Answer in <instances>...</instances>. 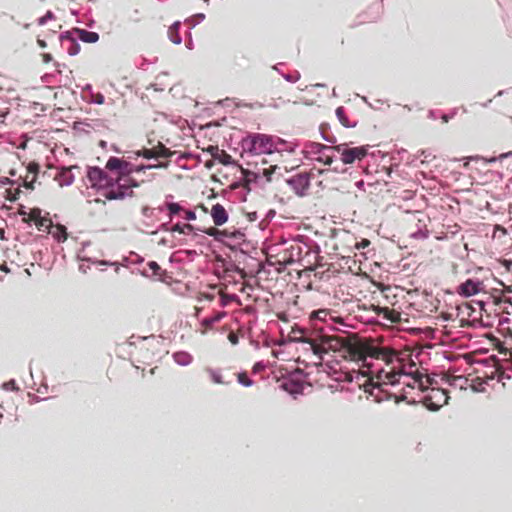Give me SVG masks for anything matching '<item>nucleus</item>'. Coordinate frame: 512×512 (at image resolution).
Masks as SVG:
<instances>
[{"label":"nucleus","instance_id":"1","mask_svg":"<svg viewBox=\"0 0 512 512\" xmlns=\"http://www.w3.org/2000/svg\"><path fill=\"white\" fill-rule=\"evenodd\" d=\"M339 353L346 360L362 362L368 358L383 360L387 364L396 357V352L388 347H380L371 339H360L355 335L341 337L326 335L319 330L290 326V360L302 363L321 364L324 355Z\"/></svg>","mask_w":512,"mask_h":512},{"label":"nucleus","instance_id":"2","mask_svg":"<svg viewBox=\"0 0 512 512\" xmlns=\"http://www.w3.org/2000/svg\"><path fill=\"white\" fill-rule=\"evenodd\" d=\"M105 171L99 167H89L87 179L92 188L97 189L107 200H123L133 196V188L138 184L130 177L131 164L117 157H110Z\"/></svg>","mask_w":512,"mask_h":512},{"label":"nucleus","instance_id":"3","mask_svg":"<svg viewBox=\"0 0 512 512\" xmlns=\"http://www.w3.org/2000/svg\"><path fill=\"white\" fill-rule=\"evenodd\" d=\"M286 343L282 339L274 345L272 348V355L276 359L272 362V380L278 385V388L288 391V368L285 359V347Z\"/></svg>","mask_w":512,"mask_h":512},{"label":"nucleus","instance_id":"4","mask_svg":"<svg viewBox=\"0 0 512 512\" xmlns=\"http://www.w3.org/2000/svg\"><path fill=\"white\" fill-rule=\"evenodd\" d=\"M175 154V151L167 148L161 141L157 140L154 132L148 135L147 146L139 151L138 155L146 159H155L159 167H165L168 159Z\"/></svg>","mask_w":512,"mask_h":512},{"label":"nucleus","instance_id":"5","mask_svg":"<svg viewBox=\"0 0 512 512\" xmlns=\"http://www.w3.org/2000/svg\"><path fill=\"white\" fill-rule=\"evenodd\" d=\"M290 266L297 265V267H304V265H312L311 257L313 253L310 247L297 237H290Z\"/></svg>","mask_w":512,"mask_h":512},{"label":"nucleus","instance_id":"6","mask_svg":"<svg viewBox=\"0 0 512 512\" xmlns=\"http://www.w3.org/2000/svg\"><path fill=\"white\" fill-rule=\"evenodd\" d=\"M340 155V160L344 164H352L355 161H361L367 156L368 150L365 146L349 147L348 144L342 143L333 147Z\"/></svg>","mask_w":512,"mask_h":512},{"label":"nucleus","instance_id":"7","mask_svg":"<svg viewBox=\"0 0 512 512\" xmlns=\"http://www.w3.org/2000/svg\"><path fill=\"white\" fill-rule=\"evenodd\" d=\"M448 392L445 389L433 387L425 395L423 403L430 410L436 411L448 403Z\"/></svg>","mask_w":512,"mask_h":512},{"label":"nucleus","instance_id":"8","mask_svg":"<svg viewBox=\"0 0 512 512\" xmlns=\"http://www.w3.org/2000/svg\"><path fill=\"white\" fill-rule=\"evenodd\" d=\"M246 143L249 144V150L254 154H268L270 157L274 155L271 151V139L263 134H254L248 137Z\"/></svg>","mask_w":512,"mask_h":512},{"label":"nucleus","instance_id":"9","mask_svg":"<svg viewBox=\"0 0 512 512\" xmlns=\"http://www.w3.org/2000/svg\"><path fill=\"white\" fill-rule=\"evenodd\" d=\"M292 271L296 272L298 276V281L294 283V287L299 291L302 289L310 290L312 287L311 276L314 273L312 265L290 268V277L292 276Z\"/></svg>","mask_w":512,"mask_h":512},{"label":"nucleus","instance_id":"10","mask_svg":"<svg viewBox=\"0 0 512 512\" xmlns=\"http://www.w3.org/2000/svg\"><path fill=\"white\" fill-rule=\"evenodd\" d=\"M21 214L27 216L24 218L25 222H33L39 231L46 232L52 226V221L49 218L41 216L39 208H33L29 213L22 212Z\"/></svg>","mask_w":512,"mask_h":512},{"label":"nucleus","instance_id":"11","mask_svg":"<svg viewBox=\"0 0 512 512\" xmlns=\"http://www.w3.org/2000/svg\"><path fill=\"white\" fill-rule=\"evenodd\" d=\"M309 185L310 179L307 172H298L290 178V186L298 196L305 195Z\"/></svg>","mask_w":512,"mask_h":512},{"label":"nucleus","instance_id":"12","mask_svg":"<svg viewBox=\"0 0 512 512\" xmlns=\"http://www.w3.org/2000/svg\"><path fill=\"white\" fill-rule=\"evenodd\" d=\"M288 171L287 166L282 161V165L279 164H269L268 167L263 168V175L269 182L278 181L280 178L284 176V174Z\"/></svg>","mask_w":512,"mask_h":512},{"label":"nucleus","instance_id":"13","mask_svg":"<svg viewBox=\"0 0 512 512\" xmlns=\"http://www.w3.org/2000/svg\"><path fill=\"white\" fill-rule=\"evenodd\" d=\"M207 151L211 154L214 160H217L219 163L223 165H231L235 164L232 156L228 154L225 150L219 149L218 146L210 145L207 148Z\"/></svg>","mask_w":512,"mask_h":512},{"label":"nucleus","instance_id":"14","mask_svg":"<svg viewBox=\"0 0 512 512\" xmlns=\"http://www.w3.org/2000/svg\"><path fill=\"white\" fill-rule=\"evenodd\" d=\"M373 311L378 315L382 316L383 319L389 321L392 324L399 323L401 321V314L388 307L375 306Z\"/></svg>","mask_w":512,"mask_h":512},{"label":"nucleus","instance_id":"15","mask_svg":"<svg viewBox=\"0 0 512 512\" xmlns=\"http://www.w3.org/2000/svg\"><path fill=\"white\" fill-rule=\"evenodd\" d=\"M481 283L472 279L466 280L458 287V293L465 297L476 295L480 291Z\"/></svg>","mask_w":512,"mask_h":512},{"label":"nucleus","instance_id":"16","mask_svg":"<svg viewBox=\"0 0 512 512\" xmlns=\"http://www.w3.org/2000/svg\"><path fill=\"white\" fill-rule=\"evenodd\" d=\"M76 168V166L62 168L54 177V179L58 182V184L63 186H69L74 182V175L72 174V169Z\"/></svg>","mask_w":512,"mask_h":512},{"label":"nucleus","instance_id":"17","mask_svg":"<svg viewBox=\"0 0 512 512\" xmlns=\"http://www.w3.org/2000/svg\"><path fill=\"white\" fill-rule=\"evenodd\" d=\"M211 217L216 226H221L228 220V213L221 204H215L211 209Z\"/></svg>","mask_w":512,"mask_h":512},{"label":"nucleus","instance_id":"18","mask_svg":"<svg viewBox=\"0 0 512 512\" xmlns=\"http://www.w3.org/2000/svg\"><path fill=\"white\" fill-rule=\"evenodd\" d=\"M400 376L401 375L395 371L384 372L383 370H381L379 375L377 376L379 380L377 382V386H381L382 384L394 385L399 381Z\"/></svg>","mask_w":512,"mask_h":512},{"label":"nucleus","instance_id":"19","mask_svg":"<svg viewBox=\"0 0 512 512\" xmlns=\"http://www.w3.org/2000/svg\"><path fill=\"white\" fill-rule=\"evenodd\" d=\"M46 232L52 234V236L59 242L65 241L67 239L66 228L63 225H53L46 230Z\"/></svg>","mask_w":512,"mask_h":512},{"label":"nucleus","instance_id":"20","mask_svg":"<svg viewBox=\"0 0 512 512\" xmlns=\"http://www.w3.org/2000/svg\"><path fill=\"white\" fill-rule=\"evenodd\" d=\"M236 166L240 169L241 173H242V180H241V185L244 187V188H247L249 189V185L250 183L252 182H255L256 179H257V174L254 173V172H251L247 169H244L242 168L240 165L236 164Z\"/></svg>","mask_w":512,"mask_h":512},{"label":"nucleus","instance_id":"21","mask_svg":"<svg viewBox=\"0 0 512 512\" xmlns=\"http://www.w3.org/2000/svg\"><path fill=\"white\" fill-rule=\"evenodd\" d=\"M305 389L311 390V385L290 378V395L304 394Z\"/></svg>","mask_w":512,"mask_h":512},{"label":"nucleus","instance_id":"22","mask_svg":"<svg viewBox=\"0 0 512 512\" xmlns=\"http://www.w3.org/2000/svg\"><path fill=\"white\" fill-rule=\"evenodd\" d=\"M179 26L180 22H175L168 29V37L174 44H180L182 41V38L179 35Z\"/></svg>","mask_w":512,"mask_h":512},{"label":"nucleus","instance_id":"23","mask_svg":"<svg viewBox=\"0 0 512 512\" xmlns=\"http://www.w3.org/2000/svg\"><path fill=\"white\" fill-rule=\"evenodd\" d=\"M79 38L85 43H95L99 39V35L96 32L93 31H87V30H80L79 31Z\"/></svg>","mask_w":512,"mask_h":512},{"label":"nucleus","instance_id":"24","mask_svg":"<svg viewBox=\"0 0 512 512\" xmlns=\"http://www.w3.org/2000/svg\"><path fill=\"white\" fill-rule=\"evenodd\" d=\"M336 115H337V118L339 119L340 123L344 126V127H347V128H350V127H355L356 126V122H351L346 113H345V110L343 107H338L336 109Z\"/></svg>","mask_w":512,"mask_h":512},{"label":"nucleus","instance_id":"25","mask_svg":"<svg viewBox=\"0 0 512 512\" xmlns=\"http://www.w3.org/2000/svg\"><path fill=\"white\" fill-rule=\"evenodd\" d=\"M170 231L188 235V234H191L192 232H194V227L191 224L176 223L175 225H173L171 227Z\"/></svg>","mask_w":512,"mask_h":512},{"label":"nucleus","instance_id":"26","mask_svg":"<svg viewBox=\"0 0 512 512\" xmlns=\"http://www.w3.org/2000/svg\"><path fill=\"white\" fill-rule=\"evenodd\" d=\"M174 360L184 366L192 362V356L186 352H178L174 354Z\"/></svg>","mask_w":512,"mask_h":512},{"label":"nucleus","instance_id":"27","mask_svg":"<svg viewBox=\"0 0 512 512\" xmlns=\"http://www.w3.org/2000/svg\"><path fill=\"white\" fill-rule=\"evenodd\" d=\"M221 319V315H216L214 317H210V318H205L202 322H201V326L203 327V329L201 330V333L202 334H205L209 329L212 328V325L219 321Z\"/></svg>","mask_w":512,"mask_h":512},{"label":"nucleus","instance_id":"28","mask_svg":"<svg viewBox=\"0 0 512 512\" xmlns=\"http://www.w3.org/2000/svg\"><path fill=\"white\" fill-rule=\"evenodd\" d=\"M237 380L243 386L249 387L252 385V381L249 379L246 372H241L237 374Z\"/></svg>","mask_w":512,"mask_h":512},{"label":"nucleus","instance_id":"29","mask_svg":"<svg viewBox=\"0 0 512 512\" xmlns=\"http://www.w3.org/2000/svg\"><path fill=\"white\" fill-rule=\"evenodd\" d=\"M167 209L171 216L175 215V214H179L183 211V208L178 203H173V202L167 204Z\"/></svg>","mask_w":512,"mask_h":512},{"label":"nucleus","instance_id":"30","mask_svg":"<svg viewBox=\"0 0 512 512\" xmlns=\"http://www.w3.org/2000/svg\"><path fill=\"white\" fill-rule=\"evenodd\" d=\"M27 172L33 175V178L37 177V174L39 172V165L35 162L29 163L27 167Z\"/></svg>","mask_w":512,"mask_h":512},{"label":"nucleus","instance_id":"31","mask_svg":"<svg viewBox=\"0 0 512 512\" xmlns=\"http://www.w3.org/2000/svg\"><path fill=\"white\" fill-rule=\"evenodd\" d=\"M307 304H308V303H307V302H305V301H304V299H302V303H301V301H300V296H299V295H296V296H295V299H294V301H293V305H294L295 307H299V309H300V310H303V311H304V310L307 308Z\"/></svg>","mask_w":512,"mask_h":512},{"label":"nucleus","instance_id":"32","mask_svg":"<svg viewBox=\"0 0 512 512\" xmlns=\"http://www.w3.org/2000/svg\"><path fill=\"white\" fill-rule=\"evenodd\" d=\"M54 18H55L54 14L51 11H48L44 16H42L38 19V24L45 25L48 20H51Z\"/></svg>","mask_w":512,"mask_h":512},{"label":"nucleus","instance_id":"33","mask_svg":"<svg viewBox=\"0 0 512 512\" xmlns=\"http://www.w3.org/2000/svg\"><path fill=\"white\" fill-rule=\"evenodd\" d=\"M149 269L152 271L153 275H159V272L161 270V267L158 265L157 262L151 261L148 263Z\"/></svg>","mask_w":512,"mask_h":512},{"label":"nucleus","instance_id":"34","mask_svg":"<svg viewBox=\"0 0 512 512\" xmlns=\"http://www.w3.org/2000/svg\"><path fill=\"white\" fill-rule=\"evenodd\" d=\"M183 215L182 217L185 219V220H188V221H191V220H195L196 219V214L195 212L193 211H190V210H184L183 209Z\"/></svg>","mask_w":512,"mask_h":512},{"label":"nucleus","instance_id":"35","mask_svg":"<svg viewBox=\"0 0 512 512\" xmlns=\"http://www.w3.org/2000/svg\"><path fill=\"white\" fill-rule=\"evenodd\" d=\"M370 245V241L368 239H362L360 242L355 244V248L360 250L368 247Z\"/></svg>","mask_w":512,"mask_h":512},{"label":"nucleus","instance_id":"36","mask_svg":"<svg viewBox=\"0 0 512 512\" xmlns=\"http://www.w3.org/2000/svg\"><path fill=\"white\" fill-rule=\"evenodd\" d=\"M327 314H328L327 310H319L317 312H315V311L311 312V315L315 316L318 319H323L324 317L327 316Z\"/></svg>","mask_w":512,"mask_h":512},{"label":"nucleus","instance_id":"37","mask_svg":"<svg viewBox=\"0 0 512 512\" xmlns=\"http://www.w3.org/2000/svg\"><path fill=\"white\" fill-rule=\"evenodd\" d=\"M228 340L230 341L231 344L236 345V344H238L239 338L236 333L230 332L228 334Z\"/></svg>","mask_w":512,"mask_h":512},{"label":"nucleus","instance_id":"38","mask_svg":"<svg viewBox=\"0 0 512 512\" xmlns=\"http://www.w3.org/2000/svg\"><path fill=\"white\" fill-rule=\"evenodd\" d=\"M36 178H33L28 181V176H26L25 180H24V187L28 188V189H34V182H35Z\"/></svg>","mask_w":512,"mask_h":512},{"label":"nucleus","instance_id":"39","mask_svg":"<svg viewBox=\"0 0 512 512\" xmlns=\"http://www.w3.org/2000/svg\"><path fill=\"white\" fill-rule=\"evenodd\" d=\"M4 387L6 389H11V390H18L19 388L16 386V383L14 380H11L7 383L4 384Z\"/></svg>","mask_w":512,"mask_h":512},{"label":"nucleus","instance_id":"40","mask_svg":"<svg viewBox=\"0 0 512 512\" xmlns=\"http://www.w3.org/2000/svg\"><path fill=\"white\" fill-rule=\"evenodd\" d=\"M211 376H212V380L215 383H217V384H222L223 383V381L221 380V376L219 374H217L215 372H212Z\"/></svg>","mask_w":512,"mask_h":512},{"label":"nucleus","instance_id":"41","mask_svg":"<svg viewBox=\"0 0 512 512\" xmlns=\"http://www.w3.org/2000/svg\"><path fill=\"white\" fill-rule=\"evenodd\" d=\"M42 59L44 63H49L50 61H52V56L49 53H44L42 54Z\"/></svg>","mask_w":512,"mask_h":512},{"label":"nucleus","instance_id":"42","mask_svg":"<svg viewBox=\"0 0 512 512\" xmlns=\"http://www.w3.org/2000/svg\"><path fill=\"white\" fill-rule=\"evenodd\" d=\"M203 232H205L209 236H214L216 233V229L214 227H211L209 229L204 230Z\"/></svg>","mask_w":512,"mask_h":512},{"label":"nucleus","instance_id":"43","mask_svg":"<svg viewBox=\"0 0 512 512\" xmlns=\"http://www.w3.org/2000/svg\"><path fill=\"white\" fill-rule=\"evenodd\" d=\"M278 318L284 322H287L288 321V316L285 312H282V313H279L278 314Z\"/></svg>","mask_w":512,"mask_h":512},{"label":"nucleus","instance_id":"44","mask_svg":"<svg viewBox=\"0 0 512 512\" xmlns=\"http://www.w3.org/2000/svg\"><path fill=\"white\" fill-rule=\"evenodd\" d=\"M264 368V366L260 363H256L254 366H253V371L254 372H258L260 370H262Z\"/></svg>","mask_w":512,"mask_h":512},{"label":"nucleus","instance_id":"45","mask_svg":"<svg viewBox=\"0 0 512 512\" xmlns=\"http://www.w3.org/2000/svg\"><path fill=\"white\" fill-rule=\"evenodd\" d=\"M37 43L41 48H45L47 46L46 42L42 39H38Z\"/></svg>","mask_w":512,"mask_h":512},{"label":"nucleus","instance_id":"46","mask_svg":"<svg viewBox=\"0 0 512 512\" xmlns=\"http://www.w3.org/2000/svg\"><path fill=\"white\" fill-rule=\"evenodd\" d=\"M272 161H273V160H268V159L264 158V159L262 160V163H263V164H268V163H271Z\"/></svg>","mask_w":512,"mask_h":512},{"label":"nucleus","instance_id":"47","mask_svg":"<svg viewBox=\"0 0 512 512\" xmlns=\"http://www.w3.org/2000/svg\"><path fill=\"white\" fill-rule=\"evenodd\" d=\"M156 370H157V367H154V368H152V369L150 370V373H151V374H154V373L156 372Z\"/></svg>","mask_w":512,"mask_h":512},{"label":"nucleus","instance_id":"48","mask_svg":"<svg viewBox=\"0 0 512 512\" xmlns=\"http://www.w3.org/2000/svg\"><path fill=\"white\" fill-rule=\"evenodd\" d=\"M419 387H420L422 390H425V388L423 387V383H422V381H421V380L419 381Z\"/></svg>","mask_w":512,"mask_h":512},{"label":"nucleus","instance_id":"49","mask_svg":"<svg viewBox=\"0 0 512 512\" xmlns=\"http://www.w3.org/2000/svg\"><path fill=\"white\" fill-rule=\"evenodd\" d=\"M69 54L74 55V54H76V51H69Z\"/></svg>","mask_w":512,"mask_h":512},{"label":"nucleus","instance_id":"50","mask_svg":"<svg viewBox=\"0 0 512 512\" xmlns=\"http://www.w3.org/2000/svg\"><path fill=\"white\" fill-rule=\"evenodd\" d=\"M6 182H7V183H9V182H10L9 178H5V182H4V183H6Z\"/></svg>","mask_w":512,"mask_h":512}]
</instances>
